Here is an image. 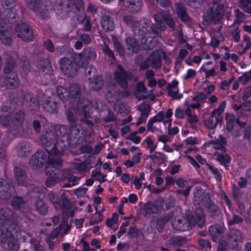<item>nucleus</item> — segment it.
<instances>
[{"label": "nucleus", "instance_id": "12", "mask_svg": "<svg viewBox=\"0 0 251 251\" xmlns=\"http://www.w3.org/2000/svg\"><path fill=\"white\" fill-rule=\"evenodd\" d=\"M75 55L74 56V63L67 58H62L60 60V67L63 73L68 76H74L76 75L78 66V61H75Z\"/></svg>", "mask_w": 251, "mask_h": 251}, {"label": "nucleus", "instance_id": "62", "mask_svg": "<svg viewBox=\"0 0 251 251\" xmlns=\"http://www.w3.org/2000/svg\"><path fill=\"white\" fill-rule=\"evenodd\" d=\"M73 165L74 168L79 172L85 171L87 169L85 162L75 163Z\"/></svg>", "mask_w": 251, "mask_h": 251}, {"label": "nucleus", "instance_id": "34", "mask_svg": "<svg viewBox=\"0 0 251 251\" xmlns=\"http://www.w3.org/2000/svg\"><path fill=\"white\" fill-rule=\"evenodd\" d=\"M126 41L128 50H131L132 52H137L139 47L137 45L136 39L134 38L127 37L126 38Z\"/></svg>", "mask_w": 251, "mask_h": 251}, {"label": "nucleus", "instance_id": "56", "mask_svg": "<svg viewBox=\"0 0 251 251\" xmlns=\"http://www.w3.org/2000/svg\"><path fill=\"white\" fill-rule=\"evenodd\" d=\"M144 142L146 143L148 148L149 149L150 153H151L155 150L156 148V145L154 144L150 136L147 137L145 139Z\"/></svg>", "mask_w": 251, "mask_h": 251}, {"label": "nucleus", "instance_id": "58", "mask_svg": "<svg viewBox=\"0 0 251 251\" xmlns=\"http://www.w3.org/2000/svg\"><path fill=\"white\" fill-rule=\"evenodd\" d=\"M118 219V216L117 214L113 213L111 218L107 219L106 224L108 227H112L115 224L117 223Z\"/></svg>", "mask_w": 251, "mask_h": 251}, {"label": "nucleus", "instance_id": "10", "mask_svg": "<svg viewBox=\"0 0 251 251\" xmlns=\"http://www.w3.org/2000/svg\"><path fill=\"white\" fill-rule=\"evenodd\" d=\"M28 7L43 18L48 16V11L52 9V4L49 0H25Z\"/></svg>", "mask_w": 251, "mask_h": 251}, {"label": "nucleus", "instance_id": "40", "mask_svg": "<svg viewBox=\"0 0 251 251\" xmlns=\"http://www.w3.org/2000/svg\"><path fill=\"white\" fill-rule=\"evenodd\" d=\"M91 177L94 180L98 181L100 183L104 182L106 180L105 178L106 176L102 174L100 171L97 170L92 171Z\"/></svg>", "mask_w": 251, "mask_h": 251}, {"label": "nucleus", "instance_id": "16", "mask_svg": "<svg viewBox=\"0 0 251 251\" xmlns=\"http://www.w3.org/2000/svg\"><path fill=\"white\" fill-rule=\"evenodd\" d=\"M105 95L107 100L110 102H114L115 100H117L123 97H126L128 95V92L126 91L123 92L116 91L115 85L110 83L107 84L105 88Z\"/></svg>", "mask_w": 251, "mask_h": 251}, {"label": "nucleus", "instance_id": "46", "mask_svg": "<svg viewBox=\"0 0 251 251\" xmlns=\"http://www.w3.org/2000/svg\"><path fill=\"white\" fill-rule=\"evenodd\" d=\"M243 219L236 214H233L231 218H228L227 224L228 226H232L234 224H239L243 223Z\"/></svg>", "mask_w": 251, "mask_h": 251}, {"label": "nucleus", "instance_id": "23", "mask_svg": "<svg viewBox=\"0 0 251 251\" xmlns=\"http://www.w3.org/2000/svg\"><path fill=\"white\" fill-rule=\"evenodd\" d=\"M0 40L5 45H9L12 42L11 35L7 26L0 23Z\"/></svg>", "mask_w": 251, "mask_h": 251}, {"label": "nucleus", "instance_id": "29", "mask_svg": "<svg viewBox=\"0 0 251 251\" xmlns=\"http://www.w3.org/2000/svg\"><path fill=\"white\" fill-rule=\"evenodd\" d=\"M124 21L127 25L132 26V30L134 34L140 35V27H137L138 23H134L133 18L129 15H125L123 17Z\"/></svg>", "mask_w": 251, "mask_h": 251}, {"label": "nucleus", "instance_id": "31", "mask_svg": "<svg viewBox=\"0 0 251 251\" xmlns=\"http://www.w3.org/2000/svg\"><path fill=\"white\" fill-rule=\"evenodd\" d=\"M39 66L38 67L40 72H42L46 75H51L52 72V69L47 60L41 61L39 63Z\"/></svg>", "mask_w": 251, "mask_h": 251}, {"label": "nucleus", "instance_id": "57", "mask_svg": "<svg viewBox=\"0 0 251 251\" xmlns=\"http://www.w3.org/2000/svg\"><path fill=\"white\" fill-rule=\"evenodd\" d=\"M114 108L121 114H125L128 112V109L125 103H120L118 105L115 104Z\"/></svg>", "mask_w": 251, "mask_h": 251}, {"label": "nucleus", "instance_id": "1", "mask_svg": "<svg viewBox=\"0 0 251 251\" xmlns=\"http://www.w3.org/2000/svg\"><path fill=\"white\" fill-rule=\"evenodd\" d=\"M55 97H59L62 101H67L69 100L72 103L71 108L70 109L73 110L76 114H81L83 116L81 119L82 122L85 123L89 126L93 125L92 118L90 114L92 110V107L94 108V103H95L96 108L97 110H100L99 108V104H102L100 102L96 101L90 102L87 100H83L80 102L79 100L80 97V88L79 86L75 84L70 85L69 91L65 88L59 86L56 88L55 93L51 90H47L42 100H37L34 98H32L30 94H28L25 97V100L28 102V100L33 104L36 105V102H37L41 105L44 111L49 113H54L56 112L58 107V104L56 101H52V99H54Z\"/></svg>", "mask_w": 251, "mask_h": 251}, {"label": "nucleus", "instance_id": "5", "mask_svg": "<svg viewBox=\"0 0 251 251\" xmlns=\"http://www.w3.org/2000/svg\"><path fill=\"white\" fill-rule=\"evenodd\" d=\"M10 210H0V242L7 241L11 250L18 251L19 244L17 238L20 235L19 228L16 223L10 220Z\"/></svg>", "mask_w": 251, "mask_h": 251}, {"label": "nucleus", "instance_id": "64", "mask_svg": "<svg viewBox=\"0 0 251 251\" xmlns=\"http://www.w3.org/2000/svg\"><path fill=\"white\" fill-rule=\"evenodd\" d=\"M30 243L34 247V251H44V248L40 245L38 241L32 239Z\"/></svg>", "mask_w": 251, "mask_h": 251}, {"label": "nucleus", "instance_id": "53", "mask_svg": "<svg viewBox=\"0 0 251 251\" xmlns=\"http://www.w3.org/2000/svg\"><path fill=\"white\" fill-rule=\"evenodd\" d=\"M251 79V70L249 72L245 73L242 76H240L238 80L242 84L245 85L247 81Z\"/></svg>", "mask_w": 251, "mask_h": 251}, {"label": "nucleus", "instance_id": "37", "mask_svg": "<svg viewBox=\"0 0 251 251\" xmlns=\"http://www.w3.org/2000/svg\"><path fill=\"white\" fill-rule=\"evenodd\" d=\"M203 206L205 208H207L208 210L212 216L219 213L218 207L210 199L207 200V202L204 203V205Z\"/></svg>", "mask_w": 251, "mask_h": 251}, {"label": "nucleus", "instance_id": "26", "mask_svg": "<svg viewBox=\"0 0 251 251\" xmlns=\"http://www.w3.org/2000/svg\"><path fill=\"white\" fill-rule=\"evenodd\" d=\"M187 244L186 238L181 236H174L171 237L166 242L167 246H172L173 247H181Z\"/></svg>", "mask_w": 251, "mask_h": 251}, {"label": "nucleus", "instance_id": "24", "mask_svg": "<svg viewBox=\"0 0 251 251\" xmlns=\"http://www.w3.org/2000/svg\"><path fill=\"white\" fill-rule=\"evenodd\" d=\"M209 144L213 145V148L221 151H226L225 145L226 140L224 137L219 135L217 138H214L209 141Z\"/></svg>", "mask_w": 251, "mask_h": 251}, {"label": "nucleus", "instance_id": "50", "mask_svg": "<svg viewBox=\"0 0 251 251\" xmlns=\"http://www.w3.org/2000/svg\"><path fill=\"white\" fill-rule=\"evenodd\" d=\"M100 47L103 52L111 60H114L115 57L112 51L109 49L105 43H103L100 45Z\"/></svg>", "mask_w": 251, "mask_h": 251}, {"label": "nucleus", "instance_id": "59", "mask_svg": "<svg viewBox=\"0 0 251 251\" xmlns=\"http://www.w3.org/2000/svg\"><path fill=\"white\" fill-rule=\"evenodd\" d=\"M178 89L175 90H170L168 91V95L173 100H179L182 97V95L178 93Z\"/></svg>", "mask_w": 251, "mask_h": 251}, {"label": "nucleus", "instance_id": "33", "mask_svg": "<svg viewBox=\"0 0 251 251\" xmlns=\"http://www.w3.org/2000/svg\"><path fill=\"white\" fill-rule=\"evenodd\" d=\"M101 25L106 31H111L114 29V24L112 20L107 16H103L101 20Z\"/></svg>", "mask_w": 251, "mask_h": 251}, {"label": "nucleus", "instance_id": "39", "mask_svg": "<svg viewBox=\"0 0 251 251\" xmlns=\"http://www.w3.org/2000/svg\"><path fill=\"white\" fill-rule=\"evenodd\" d=\"M226 130L228 132H232L234 126L235 116L232 114H226Z\"/></svg>", "mask_w": 251, "mask_h": 251}, {"label": "nucleus", "instance_id": "27", "mask_svg": "<svg viewBox=\"0 0 251 251\" xmlns=\"http://www.w3.org/2000/svg\"><path fill=\"white\" fill-rule=\"evenodd\" d=\"M222 120L218 117H217L212 113H210V117L204 121V126L208 129H214L218 123H221Z\"/></svg>", "mask_w": 251, "mask_h": 251}, {"label": "nucleus", "instance_id": "35", "mask_svg": "<svg viewBox=\"0 0 251 251\" xmlns=\"http://www.w3.org/2000/svg\"><path fill=\"white\" fill-rule=\"evenodd\" d=\"M215 155L217 157V160L220 163L221 165H224L226 169H228V165H227L230 161V158L227 154L225 153H216Z\"/></svg>", "mask_w": 251, "mask_h": 251}, {"label": "nucleus", "instance_id": "32", "mask_svg": "<svg viewBox=\"0 0 251 251\" xmlns=\"http://www.w3.org/2000/svg\"><path fill=\"white\" fill-rule=\"evenodd\" d=\"M203 20L207 24L212 22L216 23L220 21L217 17L216 13L213 11L212 9H209L204 13Z\"/></svg>", "mask_w": 251, "mask_h": 251}, {"label": "nucleus", "instance_id": "51", "mask_svg": "<svg viewBox=\"0 0 251 251\" xmlns=\"http://www.w3.org/2000/svg\"><path fill=\"white\" fill-rule=\"evenodd\" d=\"M201 70L204 73L206 78L214 76L216 75L215 69L213 68L208 69L205 67V65H202L201 68Z\"/></svg>", "mask_w": 251, "mask_h": 251}, {"label": "nucleus", "instance_id": "21", "mask_svg": "<svg viewBox=\"0 0 251 251\" xmlns=\"http://www.w3.org/2000/svg\"><path fill=\"white\" fill-rule=\"evenodd\" d=\"M115 78L119 84L123 87L127 85V79H130V75L126 74L120 66H118L117 70L115 72Z\"/></svg>", "mask_w": 251, "mask_h": 251}, {"label": "nucleus", "instance_id": "25", "mask_svg": "<svg viewBox=\"0 0 251 251\" xmlns=\"http://www.w3.org/2000/svg\"><path fill=\"white\" fill-rule=\"evenodd\" d=\"M10 185L6 182L4 179L0 181V198L2 199H7L10 197V192L11 191Z\"/></svg>", "mask_w": 251, "mask_h": 251}, {"label": "nucleus", "instance_id": "2", "mask_svg": "<svg viewBox=\"0 0 251 251\" xmlns=\"http://www.w3.org/2000/svg\"><path fill=\"white\" fill-rule=\"evenodd\" d=\"M74 112H75L73 110L69 109L67 112L68 121L71 125L68 135L66 136L67 128L64 126H55V136L52 131H46L40 139L41 144L46 149L45 151H37L29 161L31 165H42L47 161V156L49 155L56 156L55 162L57 164L61 163L60 156L67 147L66 143L69 144L73 139L76 138L81 127L80 126L75 124Z\"/></svg>", "mask_w": 251, "mask_h": 251}, {"label": "nucleus", "instance_id": "3", "mask_svg": "<svg viewBox=\"0 0 251 251\" xmlns=\"http://www.w3.org/2000/svg\"><path fill=\"white\" fill-rule=\"evenodd\" d=\"M58 17H66L69 12L75 14L77 23L83 25V29L88 31L91 29V25L84 12V5L82 0H56L53 8Z\"/></svg>", "mask_w": 251, "mask_h": 251}, {"label": "nucleus", "instance_id": "13", "mask_svg": "<svg viewBox=\"0 0 251 251\" xmlns=\"http://www.w3.org/2000/svg\"><path fill=\"white\" fill-rule=\"evenodd\" d=\"M245 238L244 234L239 229L231 228L226 235V241L229 248H234L242 243Z\"/></svg>", "mask_w": 251, "mask_h": 251}, {"label": "nucleus", "instance_id": "7", "mask_svg": "<svg viewBox=\"0 0 251 251\" xmlns=\"http://www.w3.org/2000/svg\"><path fill=\"white\" fill-rule=\"evenodd\" d=\"M205 222L204 215L203 210L199 207L196 209L195 216H192L186 220L183 219H175L172 222V226L174 229L178 231L188 230L194 226L197 225L202 227Z\"/></svg>", "mask_w": 251, "mask_h": 251}, {"label": "nucleus", "instance_id": "42", "mask_svg": "<svg viewBox=\"0 0 251 251\" xmlns=\"http://www.w3.org/2000/svg\"><path fill=\"white\" fill-rule=\"evenodd\" d=\"M36 210L40 214H46L48 211L47 205L42 201L38 200L35 204Z\"/></svg>", "mask_w": 251, "mask_h": 251}, {"label": "nucleus", "instance_id": "41", "mask_svg": "<svg viewBox=\"0 0 251 251\" xmlns=\"http://www.w3.org/2000/svg\"><path fill=\"white\" fill-rule=\"evenodd\" d=\"M14 173L15 175V177L17 179L18 182L20 184L24 185L25 184V173L24 172L18 167H15L14 168Z\"/></svg>", "mask_w": 251, "mask_h": 251}, {"label": "nucleus", "instance_id": "47", "mask_svg": "<svg viewBox=\"0 0 251 251\" xmlns=\"http://www.w3.org/2000/svg\"><path fill=\"white\" fill-rule=\"evenodd\" d=\"M151 108L148 103H142V123L146 121V118L149 115Z\"/></svg>", "mask_w": 251, "mask_h": 251}, {"label": "nucleus", "instance_id": "19", "mask_svg": "<svg viewBox=\"0 0 251 251\" xmlns=\"http://www.w3.org/2000/svg\"><path fill=\"white\" fill-rule=\"evenodd\" d=\"M87 73L93 76V79L91 77L89 78V87L95 90L100 89L103 83L101 77L97 76L96 68L93 66L90 67Z\"/></svg>", "mask_w": 251, "mask_h": 251}, {"label": "nucleus", "instance_id": "55", "mask_svg": "<svg viewBox=\"0 0 251 251\" xmlns=\"http://www.w3.org/2000/svg\"><path fill=\"white\" fill-rule=\"evenodd\" d=\"M206 97L205 94L199 92L192 97V100L196 102H202L206 99Z\"/></svg>", "mask_w": 251, "mask_h": 251}, {"label": "nucleus", "instance_id": "4", "mask_svg": "<svg viewBox=\"0 0 251 251\" xmlns=\"http://www.w3.org/2000/svg\"><path fill=\"white\" fill-rule=\"evenodd\" d=\"M56 156L49 155L47 156V161L42 165H35L38 167H42L44 164L46 163V174L47 178L46 180V185L48 187H51L60 181L68 180V182L65 185L64 187H69L77 185L80 178L77 176H73L74 173L72 169H68L63 172H60L56 168V165L59 166L61 164H57L55 162ZM34 166L35 165H32Z\"/></svg>", "mask_w": 251, "mask_h": 251}, {"label": "nucleus", "instance_id": "15", "mask_svg": "<svg viewBox=\"0 0 251 251\" xmlns=\"http://www.w3.org/2000/svg\"><path fill=\"white\" fill-rule=\"evenodd\" d=\"M71 228V226L68 223V218H64L59 226L52 230L50 235L47 237V242L50 246L53 245L52 240L56 237L59 234L61 236L67 234Z\"/></svg>", "mask_w": 251, "mask_h": 251}, {"label": "nucleus", "instance_id": "63", "mask_svg": "<svg viewBox=\"0 0 251 251\" xmlns=\"http://www.w3.org/2000/svg\"><path fill=\"white\" fill-rule=\"evenodd\" d=\"M30 243L34 247V251H44V248L40 245L38 241L32 239Z\"/></svg>", "mask_w": 251, "mask_h": 251}, {"label": "nucleus", "instance_id": "28", "mask_svg": "<svg viewBox=\"0 0 251 251\" xmlns=\"http://www.w3.org/2000/svg\"><path fill=\"white\" fill-rule=\"evenodd\" d=\"M16 150L19 156H25L31 150V147L29 143L22 142L18 144Z\"/></svg>", "mask_w": 251, "mask_h": 251}, {"label": "nucleus", "instance_id": "44", "mask_svg": "<svg viewBox=\"0 0 251 251\" xmlns=\"http://www.w3.org/2000/svg\"><path fill=\"white\" fill-rule=\"evenodd\" d=\"M24 118V113L23 111L21 110L15 115L12 120V123L16 126H20L23 121Z\"/></svg>", "mask_w": 251, "mask_h": 251}, {"label": "nucleus", "instance_id": "18", "mask_svg": "<svg viewBox=\"0 0 251 251\" xmlns=\"http://www.w3.org/2000/svg\"><path fill=\"white\" fill-rule=\"evenodd\" d=\"M15 5V0H3L2 6L4 9V16L0 14V19L8 20L12 23L13 19L16 18L15 12L12 9Z\"/></svg>", "mask_w": 251, "mask_h": 251}, {"label": "nucleus", "instance_id": "43", "mask_svg": "<svg viewBox=\"0 0 251 251\" xmlns=\"http://www.w3.org/2000/svg\"><path fill=\"white\" fill-rule=\"evenodd\" d=\"M226 105V101L225 100L223 101L218 107L213 110L211 113L217 117H218L220 119L222 120V116H221V114L224 111Z\"/></svg>", "mask_w": 251, "mask_h": 251}, {"label": "nucleus", "instance_id": "6", "mask_svg": "<svg viewBox=\"0 0 251 251\" xmlns=\"http://www.w3.org/2000/svg\"><path fill=\"white\" fill-rule=\"evenodd\" d=\"M155 24L151 26V32L146 33L142 36V48L145 50L153 48L151 44V39L160 36V32L165 31L166 26L164 22L170 28L175 26V22L171 16L167 12L161 11L154 15Z\"/></svg>", "mask_w": 251, "mask_h": 251}, {"label": "nucleus", "instance_id": "9", "mask_svg": "<svg viewBox=\"0 0 251 251\" xmlns=\"http://www.w3.org/2000/svg\"><path fill=\"white\" fill-rule=\"evenodd\" d=\"M18 58V54L16 52H11L6 58V64L5 66L4 72L6 74L4 83L6 85H9L11 86H16L19 82L17 79V75L12 72V69L15 63V60Z\"/></svg>", "mask_w": 251, "mask_h": 251}, {"label": "nucleus", "instance_id": "60", "mask_svg": "<svg viewBox=\"0 0 251 251\" xmlns=\"http://www.w3.org/2000/svg\"><path fill=\"white\" fill-rule=\"evenodd\" d=\"M96 214H97L98 215L99 217L97 219H95V218H91L90 223L91 225H95V224H96L99 223L103 219V216H102V214L101 213V212L100 211H98V206H97L96 207Z\"/></svg>", "mask_w": 251, "mask_h": 251}, {"label": "nucleus", "instance_id": "14", "mask_svg": "<svg viewBox=\"0 0 251 251\" xmlns=\"http://www.w3.org/2000/svg\"><path fill=\"white\" fill-rule=\"evenodd\" d=\"M161 54L159 50H155L142 62V69L151 67L153 69H159L161 66Z\"/></svg>", "mask_w": 251, "mask_h": 251}, {"label": "nucleus", "instance_id": "20", "mask_svg": "<svg viewBox=\"0 0 251 251\" xmlns=\"http://www.w3.org/2000/svg\"><path fill=\"white\" fill-rule=\"evenodd\" d=\"M193 195L194 203L199 205H204V203L207 202V200L210 199L209 195L205 194L201 186H197L195 187Z\"/></svg>", "mask_w": 251, "mask_h": 251}, {"label": "nucleus", "instance_id": "11", "mask_svg": "<svg viewBox=\"0 0 251 251\" xmlns=\"http://www.w3.org/2000/svg\"><path fill=\"white\" fill-rule=\"evenodd\" d=\"M15 31L17 36L23 41H31L34 38L32 30L28 25L23 21H20L15 25Z\"/></svg>", "mask_w": 251, "mask_h": 251}, {"label": "nucleus", "instance_id": "45", "mask_svg": "<svg viewBox=\"0 0 251 251\" xmlns=\"http://www.w3.org/2000/svg\"><path fill=\"white\" fill-rule=\"evenodd\" d=\"M24 203V200L20 197H14L11 201L12 205L16 209H21Z\"/></svg>", "mask_w": 251, "mask_h": 251}, {"label": "nucleus", "instance_id": "22", "mask_svg": "<svg viewBox=\"0 0 251 251\" xmlns=\"http://www.w3.org/2000/svg\"><path fill=\"white\" fill-rule=\"evenodd\" d=\"M175 9L177 16L182 22H186L190 21V18L188 16L186 8L183 4L180 3H176Z\"/></svg>", "mask_w": 251, "mask_h": 251}, {"label": "nucleus", "instance_id": "61", "mask_svg": "<svg viewBox=\"0 0 251 251\" xmlns=\"http://www.w3.org/2000/svg\"><path fill=\"white\" fill-rule=\"evenodd\" d=\"M87 190L85 187H80L74 190V193L77 197H83L85 195Z\"/></svg>", "mask_w": 251, "mask_h": 251}, {"label": "nucleus", "instance_id": "30", "mask_svg": "<svg viewBox=\"0 0 251 251\" xmlns=\"http://www.w3.org/2000/svg\"><path fill=\"white\" fill-rule=\"evenodd\" d=\"M154 76L155 73L152 70H148L145 73V77L147 80V85L150 87H154L157 84Z\"/></svg>", "mask_w": 251, "mask_h": 251}, {"label": "nucleus", "instance_id": "54", "mask_svg": "<svg viewBox=\"0 0 251 251\" xmlns=\"http://www.w3.org/2000/svg\"><path fill=\"white\" fill-rule=\"evenodd\" d=\"M113 44L120 55L121 56H123L124 54V50L120 42L118 39L113 38Z\"/></svg>", "mask_w": 251, "mask_h": 251}, {"label": "nucleus", "instance_id": "8", "mask_svg": "<svg viewBox=\"0 0 251 251\" xmlns=\"http://www.w3.org/2000/svg\"><path fill=\"white\" fill-rule=\"evenodd\" d=\"M64 194L63 191L60 192L59 196L50 192L48 195L55 208L58 209L62 207L63 215L68 218L69 216L73 217L74 214V209L67 199L63 198Z\"/></svg>", "mask_w": 251, "mask_h": 251}, {"label": "nucleus", "instance_id": "36", "mask_svg": "<svg viewBox=\"0 0 251 251\" xmlns=\"http://www.w3.org/2000/svg\"><path fill=\"white\" fill-rule=\"evenodd\" d=\"M209 232L213 240L216 241L218 236L223 232V228L218 225H213L209 227Z\"/></svg>", "mask_w": 251, "mask_h": 251}, {"label": "nucleus", "instance_id": "48", "mask_svg": "<svg viewBox=\"0 0 251 251\" xmlns=\"http://www.w3.org/2000/svg\"><path fill=\"white\" fill-rule=\"evenodd\" d=\"M147 213H155L158 210V207L155 203L149 202L144 205Z\"/></svg>", "mask_w": 251, "mask_h": 251}, {"label": "nucleus", "instance_id": "38", "mask_svg": "<svg viewBox=\"0 0 251 251\" xmlns=\"http://www.w3.org/2000/svg\"><path fill=\"white\" fill-rule=\"evenodd\" d=\"M238 3L244 11L251 14V0H238Z\"/></svg>", "mask_w": 251, "mask_h": 251}, {"label": "nucleus", "instance_id": "17", "mask_svg": "<svg viewBox=\"0 0 251 251\" xmlns=\"http://www.w3.org/2000/svg\"><path fill=\"white\" fill-rule=\"evenodd\" d=\"M96 57V52L89 49H85L79 54H75V61H78V66L84 68L88 64V60L94 59Z\"/></svg>", "mask_w": 251, "mask_h": 251}, {"label": "nucleus", "instance_id": "52", "mask_svg": "<svg viewBox=\"0 0 251 251\" xmlns=\"http://www.w3.org/2000/svg\"><path fill=\"white\" fill-rule=\"evenodd\" d=\"M237 205V212L242 215L245 218L248 216L247 212L245 210V204L240 202L238 201H236Z\"/></svg>", "mask_w": 251, "mask_h": 251}, {"label": "nucleus", "instance_id": "49", "mask_svg": "<svg viewBox=\"0 0 251 251\" xmlns=\"http://www.w3.org/2000/svg\"><path fill=\"white\" fill-rule=\"evenodd\" d=\"M130 9L133 11H138L141 8V0H131L129 5Z\"/></svg>", "mask_w": 251, "mask_h": 251}]
</instances>
